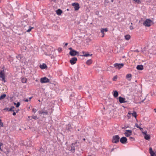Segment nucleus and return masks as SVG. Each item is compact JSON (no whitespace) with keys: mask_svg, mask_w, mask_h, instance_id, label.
I'll return each mask as SVG.
<instances>
[{"mask_svg":"<svg viewBox=\"0 0 156 156\" xmlns=\"http://www.w3.org/2000/svg\"><path fill=\"white\" fill-rule=\"evenodd\" d=\"M20 103L19 102H18L16 104V107L18 108V107L20 106Z\"/></svg>","mask_w":156,"mask_h":156,"instance_id":"obj_33","label":"nucleus"},{"mask_svg":"<svg viewBox=\"0 0 156 156\" xmlns=\"http://www.w3.org/2000/svg\"><path fill=\"white\" fill-rule=\"evenodd\" d=\"M24 101L26 102H28L29 100V99H26L24 100Z\"/></svg>","mask_w":156,"mask_h":156,"instance_id":"obj_42","label":"nucleus"},{"mask_svg":"<svg viewBox=\"0 0 156 156\" xmlns=\"http://www.w3.org/2000/svg\"><path fill=\"white\" fill-rule=\"evenodd\" d=\"M123 66L124 64L123 63L119 64L116 63L114 64V67L119 69H121V68Z\"/></svg>","mask_w":156,"mask_h":156,"instance_id":"obj_3","label":"nucleus"},{"mask_svg":"<svg viewBox=\"0 0 156 156\" xmlns=\"http://www.w3.org/2000/svg\"><path fill=\"white\" fill-rule=\"evenodd\" d=\"M149 151L151 156H156V153L153 151L151 147L150 148Z\"/></svg>","mask_w":156,"mask_h":156,"instance_id":"obj_11","label":"nucleus"},{"mask_svg":"<svg viewBox=\"0 0 156 156\" xmlns=\"http://www.w3.org/2000/svg\"><path fill=\"white\" fill-rule=\"evenodd\" d=\"M117 76H115L113 77V80L114 81H116V80L117 79Z\"/></svg>","mask_w":156,"mask_h":156,"instance_id":"obj_31","label":"nucleus"},{"mask_svg":"<svg viewBox=\"0 0 156 156\" xmlns=\"http://www.w3.org/2000/svg\"><path fill=\"white\" fill-rule=\"evenodd\" d=\"M71 147V149L70 150L72 151V152H74L75 150V148L73 144L72 145Z\"/></svg>","mask_w":156,"mask_h":156,"instance_id":"obj_26","label":"nucleus"},{"mask_svg":"<svg viewBox=\"0 0 156 156\" xmlns=\"http://www.w3.org/2000/svg\"><path fill=\"white\" fill-rule=\"evenodd\" d=\"M27 79L25 78H23L22 79V82L23 83H26Z\"/></svg>","mask_w":156,"mask_h":156,"instance_id":"obj_24","label":"nucleus"},{"mask_svg":"<svg viewBox=\"0 0 156 156\" xmlns=\"http://www.w3.org/2000/svg\"><path fill=\"white\" fill-rule=\"evenodd\" d=\"M131 115H132L133 116L135 117V118L137 116V115L136 112H131Z\"/></svg>","mask_w":156,"mask_h":156,"instance_id":"obj_22","label":"nucleus"},{"mask_svg":"<svg viewBox=\"0 0 156 156\" xmlns=\"http://www.w3.org/2000/svg\"><path fill=\"white\" fill-rule=\"evenodd\" d=\"M69 54L72 56H74L79 53V52L73 50L69 52Z\"/></svg>","mask_w":156,"mask_h":156,"instance_id":"obj_8","label":"nucleus"},{"mask_svg":"<svg viewBox=\"0 0 156 156\" xmlns=\"http://www.w3.org/2000/svg\"><path fill=\"white\" fill-rule=\"evenodd\" d=\"M49 79L46 77L41 78L40 80V82L41 83H45L49 82Z\"/></svg>","mask_w":156,"mask_h":156,"instance_id":"obj_5","label":"nucleus"},{"mask_svg":"<svg viewBox=\"0 0 156 156\" xmlns=\"http://www.w3.org/2000/svg\"><path fill=\"white\" fill-rule=\"evenodd\" d=\"M14 108V107H12L9 109V111H13V109Z\"/></svg>","mask_w":156,"mask_h":156,"instance_id":"obj_37","label":"nucleus"},{"mask_svg":"<svg viewBox=\"0 0 156 156\" xmlns=\"http://www.w3.org/2000/svg\"><path fill=\"white\" fill-rule=\"evenodd\" d=\"M40 66V68L41 69H45L46 68V67H47L46 65L44 64H43L42 65H41Z\"/></svg>","mask_w":156,"mask_h":156,"instance_id":"obj_18","label":"nucleus"},{"mask_svg":"<svg viewBox=\"0 0 156 156\" xmlns=\"http://www.w3.org/2000/svg\"><path fill=\"white\" fill-rule=\"evenodd\" d=\"M102 37H103L104 36V33H102Z\"/></svg>","mask_w":156,"mask_h":156,"instance_id":"obj_47","label":"nucleus"},{"mask_svg":"<svg viewBox=\"0 0 156 156\" xmlns=\"http://www.w3.org/2000/svg\"><path fill=\"white\" fill-rule=\"evenodd\" d=\"M130 28L131 30H132L133 29V28L132 26H130Z\"/></svg>","mask_w":156,"mask_h":156,"instance_id":"obj_45","label":"nucleus"},{"mask_svg":"<svg viewBox=\"0 0 156 156\" xmlns=\"http://www.w3.org/2000/svg\"><path fill=\"white\" fill-rule=\"evenodd\" d=\"M56 12L57 14L58 15H60L62 13V11L60 9H58V10H56Z\"/></svg>","mask_w":156,"mask_h":156,"instance_id":"obj_19","label":"nucleus"},{"mask_svg":"<svg viewBox=\"0 0 156 156\" xmlns=\"http://www.w3.org/2000/svg\"><path fill=\"white\" fill-rule=\"evenodd\" d=\"M62 50V49L61 48H59L58 49V51L59 52H60Z\"/></svg>","mask_w":156,"mask_h":156,"instance_id":"obj_40","label":"nucleus"},{"mask_svg":"<svg viewBox=\"0 0 156 156\" xmlns=\"http://www.w3.org/2000/svg\"><path fill=\"white\" fill-rule=\"evenodd\" d=\"M154 110H155V112H156V109H155Z\"/></svg>","mask_w":156,"mask_h":156,"instance_id":"obj_53","label":"nucleus"},{"mask_svg":"<svg viewBox=\"0 0 156 156\" xmlns=\"http://www.w3.org/2000/svg\"><path fill=\"white\" fill-rule=\"evenodd\" d=\"M13 115H16V113L15 112H14L13 113Z\"/></svg>","mask_w":156,"mask_h":156,"instance_id":"obj_46","label":"nucleus"},{"mask_svg":"<svg viewBox=\"0 0 156 156\" xmlns=\"http://www.w3.org/2000/svg\"><path fill=\"white\" fill-rule=\"evenodd\" d=\"M119 137L118 135H115L113 136L112 142L114 143H117L119 141Z\"/></svg>","mask_w":156,"mask_h":156,"instance_id":"obj_6","label":"nucleus"},{"mask_svg":"<svg viewBox=\"0 0 156 156\" xmlns=\"http://www.w3.org/2000/svg\"><path fill=\"white\" fill-rule=\"evenodd\" d=\"M32 118L34 119H38V118L37 116H32Z\"/></svg>","mask_w":156,"mask_h":156,"instance_id":"obj_29","label":"nucleus"},{"mask_svg":"<svg viewBox=\"0 0 156 156\" xmlns=\"http://www.w3.org/2000/svg\"><path fill=\"white\" fill-rule=\"evenodd\" d=\"M143 133L145 135H146V134H147L146 131H144V132H143Z\"/></svg>","mask_w":156,"mask_h":156,"instance_id":"obj_41","label":"nucleus"},{"mask_svg":"<svg viewBox=\"0 0 156 156\" xmlns=\"http://www.w3.org/2000/svg\"><path fill=\"white\" fill-rule=\"evenodd\" d=\"M68 45L67 43H66L65 44V46H67Z\"/></svg>","mask_w":156,"mask_h":156,"instance_id":"obj_48","label":"nucleus"},{"mask_svg":"<svg viewBox=\"0 0 156 156\" xmlns=\"http://www.w3.org/2000/svg\"><path fill=\"white\" fill-rule=\"evenodd\" d=\"M83 140H85V139H84Z\"/></svg>","mask_w":156,"mask_h":156,"instance_id":"obj_54","label":"nucleus"},{"mask_svg":"<svg viewBox=\"0 0 156 156\" xmlns=\"http://www.w3.org/2000/svg\"><path fill=\"white\" fill-rule=\"evenodd\" d=\"M135 126H136L137 128H139L140 130H142L143 129L141 128L137 124H135Z\"/></svg>","mask_w":156,"mask_h":156,"instance_id":"obj_30","label":"nucleus"},{"mask_svg":"<svg viewBox=\"0 0 156 156\" xmlns=\"http://www.w3.org/2000/svg\"><path fill=\"white\" fill-rule=\"evenodd\" d=\"M37 111V110L35 108H33L32 110L33 112L34 113H35Z\"/></svg>","mask_w":156,"mask_h":156,"instance_id":"obj_35","label":"nucleus"},{"mask_svg":"<svg viewBox=\"0 0 156 156\" xmlns=\"http://www.w3.org/2000/svg\"><path fill=\"white\" fill-rule=\"evenodd\" d=\"M30 98L29 99V101H30L31 99V98Z\"/></svg>","mask_w":156,"mask_h":156,"instance_id":"obj_49","label":"nucleus"},{"mask_svg":"<svg viewBox=\"0 0 156 156\" xmlns=\"http://www.w3.org/2000/svg\"><path fill=\"white\" fill-rule=\"evenodd\" d=\"M89 156H91V155H89Z\"/></svg>","mask_w":156,"mask_h":156,"instance_id":"obj_55","label":"nucleus"},{"mask_svg":"<svg viewBox=\"0 0 156 156\" xmlns=\"http://www.w3.org/2000/svg\"><path fill=\"white\" fill-rule=\"evenodd\" d=\"M38 112L39 114H42L43 115H47L48 113L47 111H39Z\"/></svg>","mask_w":156,"mask_h":156,"instance_id":"obj_13","label":"nucleus"},{"mask_svg":"<svg viewBox=\"0 0 156 156\" xmlns=\"http://www.w3.org/2000/svg\"><path fill=\"white\" fill-rule=\"evenodd\" d=\"M129 139L131 140H134V138H133V137H129Z\"/></svg>","mask_w":156,"mask_h":156,"instance_id":"obj_39","label":"nucleus"},{"mask_svg":"<svg viewBox=\"0 0 156 156\" xmlns=\"http://www.w3.org/2000/svg\"><path fill=\"white\" fill-rule=\"evenodd\" d=\"M0 80L4 82H5V73L4 71L0 70Z\"/></svg>","mask_w":156,"mask_h":156,"instance_id":"obj_2","label":"nucleus"},{"mask_svg":"<svg viewBox=\"0 0 156 156\" xmlns=\"http://www.w3.org/2000/svg\"><path fill=\"white\" fill-rule=\"evenodd\" d=\"M83 55H82V56H85V57H87V56H89L91 55H90L89 54H85V53L84 51H83Z\"/></svg>","mask_w":156,"mask_h":156,"instance_id":"obj_27","label":"nucleus"},{"mask_svg":"<svg viewBox=\"0 0 156 156\" xmlns=\"http://www.w3.org/2000/svg\"><path fill=\"white\" fill-rule=\"evenodd\" d=\"M92 61L91 59L87 60L86 62V64L88 65H90L92 63Z\"/></svg>","mask_w":156,"mask_h":156,"instance_id":"obj_21","label":"nucleus"},{"mask_svg":"<svg viewBox=\"0 0 156 156\" xmlns=\"http://www.w3.org/2000/svg\"><path fill=\"white\" fill-rule=\"evenodd\" d=\"M114 0H111V2H113Z\"/></svg>","mask_w":156,"mask_h":156,"instance_id":"obj_52","label":"nucleus"},{"mask_svg":"<svg viewBox=\"0 0 156 156\" xmlns=\"http://www.w3.org/2000/svg\"><path fill=\"white\" fill-rule=\"evenodd\" d=\"M17 103H14V104L15 105H16V104Z\"/></svg>","mask_w":156,"mask_h":156,"instance_id":"obj_50","label":"nucleus"},{"mask_svg":"<svg viewBox=\"0 0 156 156\" xmlns=\"http://www.w3.org/2000/svg\"><path fill=\"white\" fill-rule=\"evenodd\" d=\"M69 49L70 51H72V50H73V49L72 48H69Z\"/></svg>","mask_w":156,"mask_h":156,"instance_id":"obj_44","label":"nucleus"},{"mask_svg":"<svg viewBox=\"0 0 156 156\" xmlns=\"http://www.w3.org/2000/svg\"><path fill=\"white\" fill-rule=\"evenodd\" d=\"M125 38L127 40H129L130 37V36L129 35H127L125 36Z\"/></svg>","mask_w":156,"mask_h":156,"instance_id":"obj_23","label":"nucleus"},{"mask_svg":"<svg viewBox=\"0 0 156 156\" xmlns=\"http://www.w3.org/2000/svg\"><path fill=\"white\" fill-rule=\"evenodd\" d=\"M134 1L136 2L137 3H139L140 2V0H133Z\"/></svg>","mask_w":156,"mask_h":156,"instance_id":"obj_38","label":"nucleus"},{"mask_svg":"<svg viewBox=\"0 0 156 156\" xmlns=\"http://www.w3.org/2000/svg\"><path fill=\"white\" fill-rule=\"evenodd\" d=\"M3 145V144L2 143H0V150H1L2 151V149L1 148V147Z\"/></svg>","mask_w":156,"mask_h":156,"instance_id":"obj_34","label":"nucleus"},{"mask_svg":"<svg viewBox=\"0 0 156 156\" xmlns=\"http://www.w3.org/2000/svg\"><path fill=\"white\" fill-rule=\"evenodd\" d=\"M45 54L46 55H51V53H49V54L46 53V54Z\"/></svg>","mask_w":156,"mask_h":156,"instance_id":"obj_43","label":"nucleus"},{"mask_svg":"<svg viewBox=\"0 0 156 156\" xmlns=\"http://www.w3.org/2000/svg\"><path fill=\"white\" fill-rule=\"evenodd\" d=\"M153 24V21L149 19H146L144 22L143 25L146 27H150Z\"/></svg>","mask_w":156,"mask_h":156,"instance_id":"obj_1","label":"nucleus"},{"mask_svg":"<svg viewBox=\"0 0 156 156\" xmlns=\"http://www.w3.org/2000/svg\"><path fill=\"white\" fill-rule=\"evenodd\" d=\"M127 140V139L125 137H122L120 140V142L123 144H125L126 143Z\"/></svg>","mask_w":156,"mask_h":156,"instance_id":"obj_10","label":"nucleus"},{"mask_svg":"<svg viewBox=\"0 0 156 156\" xmlns=\"http://www.w3.org/2000/svg\"><path fill=\"white\" fill-rule=\"evenodd\" d=\"M3 126V124L1 120L0 119V127Z\"/></svg>","mask_w":156,"mask_h":156,"instance_id":"obj_36","label":"nucleus"},{"mask_svg":"<svg viewBox=\"0 0 156 156\" xmlns=\"http://www.w3.org/2000/svg\"><path fill=\"white\" fill-rule=\"evenodd\" d=\"M124 134L126 137H129L132 134V131L130 130H126Z\"/></svg>","mask_w":156,"mask_h":156,"instance_id":"obj_4","label":"nucleus"},{"mask_svg":"<svg viewBox=\"0 0 156 156\" xmlns=\"http://www.w3.org/2000/svg\"><path fill=\"white\" fill-rule=\"evenodd\" d=\"M132 76V75L130 74H127L126 76V78L129 81H130L131 80V78Z\"/></svg>","mask_w":156,"mask_h":156,"instance_id":"obj_15","label":"nucleus"},{"mask_svg":"<svg viewBox=\"0 0 156 156\" xmlns=\"http://www.w3.org/2000/svg\"><path fill=\"white\" fill-rule=\"evenodd\" d=\"M94 45L95 47H96V46L97 45V44H95Z\"/></svg>","mask_w":156,"mask_h":156,"instance_id":"obj_51","label":"nucleus"},{"mask_svg":"<svg viewBox=\"0 0 156 156\" xmlns=\"http://www.w3.org/2000/svg\"><path fill=\"white\" fill-rule=\"evenodd\" d=\"M131 112H129L128 113L127 116L129 118H130L131 116Z\"/></svg>","mask_w":156,"mask_h":156,"instance_id":"obj_32","label":"nucleus"},{"mask_svg":"<svg viewBox=\"0 0 156 156\" xmlns=\"http://www.w3.org/2000/svg\"><path fill=\"white\" fill-rule=\"evenodd\" d=\"M6 96V95L5 94H3L1 95L0 97V100L4 98Z\"/></svg>","mask_w":156,"mask_h":156,"instance_id":"obj_25","label":"nucleus"},{"mask_svg":"<svg viewBox=\"0 0 156 156\" xmlns=\"http://www.w3.org/2000/svg\"><path fill=\"white\" fill-rule=\"evenodd\" d=\"M144 138L147 140H149L150 138V136L149 135L146 134L144 136Z\"/></svg>","mask_w":156,"mask_h":156,"instance_id":"obj_17","label":"nucleus"},{"mask_svg":"<svg viewBox=\"0 0 156 156\" xmlns=\"http://www.w3.org/2000/svg\"><path fill=\"white\" fill-rule=\"evenodd\" d=\"M108 29L107 28L105 29H102L101 30V31L102 33H104V32H106L107 31Z\"/></svg>","mask_w":156,"mask_h":156,"instance_id":"obj_20","label":"nucleus"},{"mask_svg":"<svg viewBox=\"0 0 156 156\" xmlns=\"http://www.w3.org/2000/svg\"><path fill=\"white\" fill-rule=\"evenodd\" d=\"M136 68L138 70H142L143 69V66L142 65H138L136 66Z\"/></svg>","mask_w":156,"mask_h":156,"instance_id":"obj_14","label":"nucleus"},{"mask_svg":"<svg viewBox=\"0 0 156 156\" xmlns=\"http://www.w3.org/2000/svg\"><path fill=\"white\" fill-rule=\"evenodd\" d=\"M72 5L74 7L75 10H78L79 8V5L77 3H74L72 4Z\"/></svg>","mask_w":156,"mask_h":156,"instance_id":"obj_7","label":"nucleus"},{"mask_svg":"<svg viewBox=\"0 0 156 156\" xmlns=\"http://www.w3.org/2000/svg\"><path fill=\"white\" fill-rule=\"evenodd\" d=\"M113 95L115 98H116L118 97L119 94L118 92L116 91H113Z\"/></svg>","mask_w":156,"mask_h":156,"instance_id":"obj_16","label":"nucleus"},{"mask_svg":"<svg viewBox=\"0 0 156 156\" xmlns=\"http://www.w3.org/2000/svg\"><path fill=\"white\" fill-rule=\"evenodd\" d=\"M119 102L121 103H124L126 102L125 99L120 97H119Z\"/></svg>","mask_w":156,"mask_h":156,"instance_id":"obj_12","label":"nucleus"},{"mask_svg":"<svg viewBox=\"0 0 156 156\" xmlns=\"http://www.w3.org/2000/svg\"><path fill=\"white\" fill-rule=\"evenodd\" d=\"M77 60V59L76 58L73 57L70 59V62L71 65H73L76 63Z\"/></svg>","mask_w":156,"mask_h":156,"instance_id":"obj_9","label":"nucleus"},{"mask_svg":"<svg viewBox=\"0 0 156 156\" xmlns=\"http://www.w3.org/2000/svg\"><path fill=\"white\" fill-rule=\"evenodd\" d=\"M33 28V27H29V28L28 30H27V32H29L31 31V30H32V29Z\"/></svg>","mask_w":156,"mask_h":156,"instance_id":"obj_28","label":"nucleus"}]
</instances>
